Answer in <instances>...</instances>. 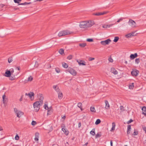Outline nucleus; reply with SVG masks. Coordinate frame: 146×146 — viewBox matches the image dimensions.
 <instances>
[{"label": "nucleus", "instance_id": "ea45409f", "mask_svg": "<svg viewBox=\"0 0 146 146\" xmlns=\"http://www.w3.org/2000/svg\"><path fill=\"white\" fill-rule=\"evenodd\" d=\"M72 57L73 56L72 55H70L67 57V59L69 60H71L72 58Z\"/></svg>", "mask_w": 146, "mask_h": 146}, {"label": "nucleus", "instance_id": "20e7f679", "mask_svg": "<svg viewBox=\"0 0 146 146\" xmlns=\"http://www.w3.org/2000/svg\"><path fill=\"white\" fill-rule=\"evenodd\" d=\"M129 24L132 28H135L137 27L136 24L135 22L132 20L129 19L128 22Z\"/></svg>", "mask_w": 146, "mask_h": 146}, {"label": "nucleus", "instance_id": "a19ab883", "mask_svg": "<svg viewBox=\"0 0 146 146\" xmlns=\"http://www.w3.org/2000/svg\"><path fill=\"white\" fill-rule=\"evenodd\" d=\"M142 110L144 112H146V107L145 106H143V107Z\"/></svg>", "mask_w": 146, "mask_h": 146}, {"label": "nucleus", "instance_id": "9b49d317", "mask_svg": "<svg viewBox=\"0 0 146 146\" xmlns=\"http://www.w3.org/2000/svg\"><path fill=\"white\" fill-rule=\"evenodd\" d=\"M105 103L106 106L105 108L106 109L108 110L110 109V106L107 100H105Z\"/></svg>", "mask_w": 146, "mask_h": 146}, {"label": "nucleus", "instance_id": "39448f33", "mask_svg": "<svg viewBox=\"0 0 146 146\" xmlns=\"http://www.w3.org/2000/svg\"><path fill=\"white\" fill-rule=\"evenodd\" d=\"M67 71L73 76L76 75L77 73L75 70L71 68H68Z\"/></svg>", "mask_w": 146, "mask_h": 146}, {"label": "nucleus", "instance_id": "c85d7f7f", "mask_svg": "<svg viewBox=\"0 0 146 146\" xmlns=\"http://www.w3.org/2000/svg\"><path fill=\"white\" fill-rule=\"evenodd\" d=\"M115 123L114 122L112 123V127L111 128V131L114 130H115Z\"/></svg>", "mask_w": 146, "mask_h": 146}, {"label": "nucleus", "instance_id": "c9c22d12", "mask_svg": "<svg viewBox=\"0 0 146 146\" xmlns=\"http://www.w3.org/2000/svg\"><path fill=\"white\" fill-rule=\"evenodd\" d=\"M140 62V59L139 58H136L135 60V64H138Z\"/></svg>", "mask_w": 146, "mask_h": 146}, {"label": "nucleus", "instance_id": "b1692460", "mask_svg": "<svg viewBox=\"0 0 146 146\" xmlns=\"http://www.w3.org/2000/svg\"><path fill=\"white\" fill-rule=\"evenodd\" d=\"M95 128L93 129L90 132V134H91V135H95Z\"/></svg>", "mask_w": 146, "mask_h": 146}, {"label": "nucleus", "instance_id": "58836bf2", "mask_svg": "<svg viewBox=\"0 0 146 146\" xmlns=\"http://www.w3.org/2000/svg\"><path fill=\"white\" fill-rule=\"evenodd\" d=\"M86 41L88 42H92L93 41V40L92 38H88L86 40Z\"/></svg>", "mask_w": 146, "mask_h": 146}, {"label": "nucleus", "instance_id": "7ed1b4c3", "mask_svg": "<svg viewBox=\"0 0 146 146\" xmlns=\"http://www.w3.org/2000/svg\"><path fill=\"white\" fill-rule=\"evenodd\" d=\"M40 105H41L39 102L37 101L34 103V108L35 110L36 111H38L39 110Z\"/></svg>", "mask_w": 146, "mask_h": 146}, {"label": "nucleus", "instance_id": "a211bd4d", "mask_svg": "<svg viewBox=\"0 0 146 146\" xmlns=\"http://www.w3.org/2000/svg\"><path fill=\"white\" fill-rule=\"evenodd\" d=\"M16 114L17 117H20L22 115H23V113L21 111H19Z\"/></svg>", "mask_w": 146, "mask_h": 146}, {"label": "nucleus", "instance_id": "393cba45", "mask_svg": "<svg viewBox=\"0 0 146 146\" xmlns=\"http://www.w3.org/2000/svg\"><path fill=\"white\" fill-rule=\"evenodd\" d=\"M133 36L134 35H133V34H131V33H129L126 35L125 36L127 38H129L131 37V36Z\"/></svg>", "mask_w": 146, "mask_h": 146}, {"label": "nucleus", "instance_id": "9d476101", "mask_svg": "<svg viewBox=\"0 0 146 146\" xmlns=\"http://www.w3.org/2000/svg\"><path fill=\"white\" fill-rule=\"evenodd\" d=\"M138 56L137 53H135L134 54H131L130 56V58L131 60H133Z\"/></svg>", "mask_w": 146, "mask_h": 146}, {"label": "nucleus", "instance_id": "09e8293b", "mask_svg": "<svg viewBox=\"0 0 146 146\" xmlns=\"http://www.w3.org/2000/svg\"><path fill=\"white\" fill-rule=\"evenodd\" d=\"M44 108L46 110H48V108L47 105L45 104L44 106Z\"/></svg>", "mask_w": 146, "mask_h": 146}, {"label": "nucleus", "instance_id": "bb28decb", "mask_svg": "<svg viewBox=\"0 0 146 146\" xmlns=\"http://www.w3.org/2000/svg\"><path fill=\"white\" fill-rule=\"evenodd\" d=\"M101 132L98 133L96 135L95 137L96 138L100 137L101 136Z\"/></svg>", "mask_w": 146, "mask_h": 146}, {"label": "nucleus", "instance_id": "5701e85b", "mask_svg": "<svg viewBox=\"0 0 146 146\" xmlns=\"http://www.w3.org/2000/svg\"><path fill=\"white\" fill-rule=\"evenodd\" d=\"M9 77V79L11 80H13L15 79V75H12Z\"/></svg>", "mask_w": 146, "mask_h": 146}, {"label": "nucleus", "instance_id": "052dcab7", "mask_svg": "<svg viewBox=\"0 0 146 146\" xmlns=\"http://www.w3.org/2000/svg\"><path fill=\"white\" fill-rule=\"evenodd\" d=\"M110 145L111 146H113V143L112 140L110 141Z\"/></svg>", "mask_w": 146, "mask_h": 146}, {"label": "nucleus", "instance_id": "aec40b11", "mask_svg": "<svg viewBox=\"0 0 146 146\" xmlns=\"http://www.w3.org/2000/svg\"><path fill=\"white\" fill-rule=\"evenodd\" d=\"M5 96H6L5 95H4L2 96L3 103L4 104H5L6 103L7 100V99L5 98Z\"/></svg>", "mask_w": 146, "mask_h": 146}, {"label": "nucleus", "instance_id": "bf43d9fd", "mask_svg": "<svg viewBox=\"0 0 146 146\" xmlns=\"http://www.w3.org/2000/svg\"><path fill=\"white\" fill-rule=\"evenodd\" d=\"M35 141H38V138L37 137H35Z\"/></svg>", "mask_w": 146, "mask_h": 146}, {"label": "nucleus", "instance_id": "f257e3e1", "mask_svg": "<svg viewBox=\"0 0 146 146\" xmlns=\"http://www.w3.org/2000/svg\"><path fill=\"white\" fill-rule=\"evenodd\" d=\"M94 24L93 21H83L80 22L79 25L80 27L82 29H86L91 27Z\"/></svg>", "mask_w": 146, "mask_h": 146}, {"label": "nucleus", "instance_id": "6ab92c4d", "mask_svg": "<svg viewBox=\"0 0 146 146\" xmlns=\"http://www.w3.org/2000/svg\"><path fill=\"white\" fill-rule=\"evenodd\" d=\"M64 127L62 128V130L66 135H68V131L64 128Z\"/></svg>", "mask_w": 146, "mask_h": 146}, {"label": "nucleus", "instance_id": "603ef678", "mask_svg": "<svg viewBox=\"0 0 146 146\" xmlns=\"http://www.w3.org/2000/svg\"><path fill=\"white\" fill-rule=\"evenodd\" d=\"M35 135V137H37L38 138L39 133L37 132L36 133Z\"/></svg>", "mask_w": 146, "mask_h": 146}, {"label": "nucleus", "instance_id": "2eb2a0df", "mask_svg": "<svg viewBox=\"0 0 146 146\" xmlns=\"http://www.w3.org/2000/svg\"><path fill=\"white\" fill-rule=\"evenodd\" d=\"M77 62L80 65H85V62L84 61L81 60H77Z\"/></svg>", "mask_w": 146, "mask_h": 146}, {"label": "nucleus", "instance_id": "0e129e2a", "mask_svg": "<svg viewBox=\"0 0 146 146\" xmlns=\"http://www.w3.org/2000/svg\"><path fill=\"white\" fill-rule=\"evenodd\" d=\"M11 72V74L14 72V70L13 69H12V70H11V71H10Z\"/></svg>", "mask_w": 146, "mask_h": 146}, {"label": "nucleus", "instance_id": "7c9ffc66", "mask_svg": "<svg viewBox=\"0 0 146 146\" xmlns=\"http://www.w3.org/2000/svg\"><path fill=\"white\" fill-rule=\"evenodd\" d=\"M58 52L61 54H62L64 53V50L62 48L60 49L59 50Z\"/></svg>", "mask_w": 146, "mask_h": 146}, {"label": "nucleus", "instance_id": "a18cd8bd", "mask_svg": "<svg viewBox=\"0 0 146 146\" xmlns=\"http://www.w3.org/2000/svg\"><path fill=\"white\" fill-rule=\"evenodd\" d=\"M55 71L57 73H59L60 72V69L58 68H56Z\"/></svg>", "mask_w": 146, "mask_h": 146}, {"label": "nucleus", "instance_id": "3c124183", "mask_svg": "<svg viewBox=\"0 0 146 146\" xmlns=\"http://www.w3.org/2000/svg\"><path fill=\"white\" fill-rule=\"evenodd\" d=\"M109 61L111 62H112L113 61V59L111 58V57L109 58L108 59Z\"/></svg>", "mask_w": 146, "mask_h": 146}, {"label": "nucleus", "instance_id": "412c9836", "mask_svg": "<svg viewBox=\"0 0 146 146\" xmlns=\"http://www.w3.org/2000/svg\"><path fill=\"white\" fill-rule=\"evenodd\" d=\"M26 95L29 96L30 98H31L32 96H34V94L33 92H31L28 94L26 93Z\"/></svg>", "mask_w": 146, "mask_h": 146}, {"label": "nucleus", "instance_id": "473e14b6", "mask_svg": "<svg viewBox=\"0 0 146 146\" xmlns=\"http://www.w3.org/2000/svg\"><path fill=\"white\" fill-rule=\"evenodd\" d=\"M119 39V38L117 36H116L115 37L113 41L115 42H117Z\"/></svg>", "mask_w": 146, "mask_h": 146}, {"label": "nucleus", "instance_id": "680f3d73", "mask_svg": "<svg viewBox=\"0 0 146 146\" xmlns=\"http://www.w3.org/2000/svg\"><path fill=\"white\" fill-rule=\"evenodd\" d=\"M81 123L80 122H79V123H78V127H80L81 126Z\"/></svg>", "mask_w": 146, "mask_h": 146}, {"label": "nucleus", "instance_id": "79ce46f5", "mask_svg": "<svg viewBox=\"0 0 146 146\" xmlns=\"http://www.w3.org/2000/svg\"><path fill=\"white\" fill-rule=\"evenodd\" d=\"M33 79V78L31 76H30L28 78V81H32Z\"/></svg>", "mask_w": 146, "mask_h": 146}, {"label": "nucleus", "instance_id": "72a5a7b5", "mask_svg": "<svg viewBox=\"0 0 146 146\" xmlns=\"http://www.w3.org/2000/svg\"><path fill=\"white\" fill-rule=\"evenodd\" d=\"M82 104L81 103L79 102L78 103L77 106L80 108L81 110H82Z\"/></svg>", "mask_w": 146, "mask_h": 146}, {"label": "nucleus", "instance_id": "e433bc0d", "mask_svg": "<svg viewBox=\"0 0 146 146\" xmlns=\"http://www.w3.org/2000/svg\"><path fill=\"white\" fill-rule=\"evenodd\" d=\"M138 133V132L137 131H136L135 129H134V131L132 134L133 135H136Z\"/></svg>", "mask_w": 146, "mask_h": 146}, {"label": "nucleus", "instance_id": "f03ea898", "mask_svg": "<svg viewBox=\"0 0 146 146\" xmlns=\"http://www.w3.org/2000/svg\"><path fill=\"white\" fill-rule=\"evenodd\" d=\"M72 33V32H70L68 30H64L60 31L58 34V36L60 37L71 34Z\"/></svg>", "mask_w": 146, "mask_h": 146}, {"label": "nucleus", "instance_id": "e2e57ef3", "mask_svg": "<svg viewBox=\"0 0 146 146\" xmlns=\"http://www.w3.org/2000/svg\"><path fill=\"white\" fill-rule=\"evenodd\" d=\"M52 112V111H51L50 110H48V113H47V114H49V112Z\"/></svg>", "mask_w": 146, "mask_h": 146}, {"label": "nucleus", "instance_id": "338daca9", "mask_svg": "<svg viewBox=\"0 0 146 146\" xmlns=\"http://www.w3.org/2000/svg\"><path fill=\"white\" fill-rule=\"evenodd\" d=\"M66 116L65 115L63 116V117H62V118L63 119H65V118Z\"/></svg>", "mask_w": 146, "mask_h": 146}, {"label": "nucleus", "instance_id": "f3484780", "mask_svg": "<svg viewBox=\"0 0 146 146\" xmlns=\"http://www.w3.org/2000/svg\"><path fill=\"white\" fill-rule=\"evenodd\" d=\"M114 24H111L109 25L104 24L102 26V27L104 28H107L110 27L112 26Z\"/></svg>", "mask_w": 146, "mask_h": 146}, {"label": "nucleus", "instance_id": "f8f14e48", "mask_svg": "<svg viewBox=\"0 0 146 146\" xmlns=\"http://www.w3.org/2000/svg\"><path fill=\"white\" fill-rule=\"evenodd\" d=\"M111 72L115 75L117 74H118V72L114 68H111Z\"/></svg>", "mask_w": 146, "mask_h": 146}, {"label": "nucleus", "instance_id": "6e6552de", "mask_svg": "<svg viewBox=\"0 0 146 146\" xmlns=\"http://www.w3.org/2000/svg\"><path fill=\"white\" fill-rule=\"evenodd\" d=\"M139 73V71L137 70H133L131 72V74L133 76H137Z\"/></svg>", "mask_w": 146, "mask_h": 146}, {"label": "nucleus", "instance_id": "a878e982", "mask_svg": "<svg viewBox=\"0 0 146 146\" xmlns=\"http://www.w3.org/2000/svg\"><path fill=\"white\" fill-rule=\"evenodd\" d=\"M86 45V43H80L79 44V46L82 47H85Z\"/></svg>", "mask_w": 146, "mask_h": 146}, {"label": "nucleus", "instance_id": "de8ad7c7", "mask_svg": "<svg viewBox=\"0 0 146 146\" xmlns=\"http://www.w3.org/2000/svg\"><path fill=\"white\" fill-rule=\"evenodd\" d=\"M120 110L122 111H124V107H123L121 106L120 107Z\"/></svg>", "mask_w": 146, "mask_h": 146}, {"label": "nucleus", "instance_id": "c03bdc74", "mask_svg": "<svg viewBox=\"0 0 146 146\" xmlns=\"http://www.w3.org/2000/svg\"><path fill=\"white\" fill-rule=\"evenodd\" d=\"M36 124V121H33L31 123V124L33 125H35Z\"/></svg>", "mask_w": 146, "mask_h": 146}, {"label": "nucleus", "instance_id": "49530a36", "mask_svg": "<svg viewBox=\"0 0 146 146\" xmlns=\"http://www.w3.org/2000/svg\"><path fill=\"white\" fill-rule=\"evenodd\" d=\"M19 139V137L18 135L17 134L15 137V139L17 140H18Z\"/></svg>", "mask_w": 146, "mask_h": 146}, {"label": "nucleus", "instance_id": "13d9d810", "mask_svg": "<svg viewBox=\"0 0 146 146\" xmlns=\"http://www.w3.org/2000/svg\"><path fill=\"white\" fill-rule=\"evenodd\" d=\"M24 4H25V5H29V4H31V2H29V3L25 2V3H24Z\"/></svg>", "mask_w": 146, "mask_h": 146}, {"label": "nucleus", "instance_id": "1a4fd4ad", "mask_svg": "<svg viewBox=\"0 0 146 146\" xmlns=\"http://www.w3.org/2000/svg\"><path fill=\"white\" fill-rule=\"evenodd\" d=\"M38 97L39 99V102H40L41 104L42 105L43 104V100L44 99V97L41 94H39Z\"/></svg>", "mask_w": 146, "mask_h": 146}, {"label": "nucleus", "instance_id": "4d7b16f0", "mask_svg": "<svg viewBox=\"0 0 146 146\" xmlns=\"http://www.w3.org/2000/svg\"><path fill=\"white\" fill-rule=\"evenodd\" d=\"M94 59V58L90 57L89 58V60L90 61H92Z\"/></svg>", "mask_w": 146, "mask_h": 146}, {"label": "nucleus", "instance_id": "ddd939ff", "mask_svg": "<svg viewBox=\"0 0 146 146\" xmlns=\"http://www.w3.org/2000/svg\"><path fill=\"white\" fill-rule=\"evenodd\" d=\"M5 76L9 77L11 75V72L10 70H7L5 72Z\"/></svg>", "mask_w": 146, "mask_h": 146}, {"label": "nucleus", "instance_id": "864d4df0", "mask_svg": "<svg viewBox=\"0 0 146 146\" xmlns=\"http://www.w3.org/2000/svg\"><path fill=\"white\" fill-rule=\"evenodd\" d=\"M132 121H133V120L131 119L127 121V123L128 124H129L131 123V122H132Z\"/></svg>", "mask_w": 146, "mask_h": 146}, {"label": "nucleus", "instance_id": "c756f323", "mask_svg": "<svg viewBox=\"0 0 146 146\" xmlns=\"http://www.w3.org/2000/svg\"><path fill=\"white\" fill-rule=\"evenodd\" d=\"M90 110L92 112H95L96 111L94 107H91L90 108Z\"/></svg>", "mask_w": 146, "mask_h": 146}, {"label": "nucleus", "instance_id": "f704fd0d", "mask_svg": "<svg viewBox=\"0 0 146 146\" xmlns=\"http://www.w3.org/2000/svg\"><path fill=\"white\" fill-rule=\"evenodd\" d=\"M134 83H132L129 86V88L130 89H133L134 88Z\"/></svg>", "mask_w": 146, "mask_h": 146}, {"label": "nucleus", "instance_id": "dca6fc26", "mask_svg": "<svg viewBox=\"0 0 146 146\" xmlns=\"http://www.w3.org/2000/svg\"><path fill=\"white\" fill-rule=\"evenodd\" d=\"M131 126L130 125H128L127 132V135L130 133V131L131 130Z\"/></svg>", "mask_w": 146, "mask_h": 146}, {"label": "nucleus", "instance_id": "5fc2aeb1", "mask_svg": "<svg viewBox=\"0 0 146 146\" xmlns=\"http://www.w3.org/2000/svg\"><path fill=\"white\" fill-rule=\"evenodd\" d=\"M123 18H121L119 19L117 21V22L119 23L120 21H122L123 19Z\"/></svg>", "mask_w": 146, "mask_h": 146}, {"label": "nucleus", "instance_id": "2f4dec72", "mask_svg": "<svg viewBox=\"0 0 146 146\" xmlns=\"http://www.w3.org/2000/svg\"><path fill=\"white\" fill-rule=\"evenodd\" d=\"M101 122V120L99 119H97L95 122V123L96 125H98Z\"/></svg>", "mask_w": 146, "mask_h": 146}, {"label": "nucleus", "instance_id": "0eeeda50", "mask_svg": "<svg viewBox=\"0 0 146 146\" xmlns=\"http://www.w3.org/2000/svg\"><path fill=\"white\" fill-rule=\"evenodd\" d=\"M108 11H105L102 12H97L95 13H94L93 15H96L98 16H99L101 15H103L108 13Z\"/></svg>", "mask_w": 146, "mask_h": 146}, {"label": "nucleus", "instance_id": "8fccbe9b", "mask_svg": "<svg viewBox=\"0 0 146 146\" xmlns=\"http://www.w3.org/2000/svg\"><path fill=\"white\" fill-rule=\"evenodd\" d=\"M14 1L15 3H19V2L21 1V0H14Z\"/></svg>", "mask_w": 146, "mask_h": 146}, {"label": "nucleus", "instance_id": "cd10ccee", "mask_svg": "<svg viewBox=\"0 0 146 146\" xmlns=\"http://www.w3.org/2000/svg\"><path fill=\"white\" fill-rule=\"evenodd\" d=\"M62 66L65 68H67L68 67V64L64 62L62 63Z\"/></svg>", "mask_w": 146, "mask_h": 146}, {"label": "nucleus", "instance_id": "4be33fe9", "mask_svg": "<svg viewBox=\"0 0 146 146\" xmlns=\"http://www.w3.org/2000/svg\"><path fill=\"white\" fill-rule=\"evenodd\" d=\"M58 98L59 99H61L62 98L63 95L61 92L60 91L59 92H58Z\"/></svg>", "mask_w": 146, "mask_h": 146}, {"label": "nucleus", "instance_id": "6e6d98bb", "mask_svg": "<svg viewBox=\"0 0 146 146\" xmlns=\"http://www.w3.org/2000/svg\"><path fill=\"white\" fill-rule=\"evenodd\" d=\"M14 111L17 114V113L18 112V110L16 108H14Z\"/></svg>", "mask_w": 146, "mask_h": 146}, {"label": "nucleus", "instance_id": "4c0bfd02", "mask_svg": "<svg viewBox=\"0 0 146 146\" xmlns=\"http://www.w3.org/2000/svg\"><path fill=\"white\" fill-rule=\"evenodd\" d=\"M12 57H10L8 58V62L9 63H10L13 61Z\"/></svg>", "mask_w": 146, "mask_h": 146}, {"label": "nucleus", "instance_id": "423d86ee", "mask_svg": "<svg viewBox=\"0 0 146 146\" xmlns=\"http://www.w3.org/2000/svg\"><path fill=\"white\" fill-rule=\"evenodd\" d=\"M111 42V40L110 39H108L105 40L101 41L100 43L102 45H106L109 44Z\"/></svg>", "mask_w": 146, "mask_h": 146}, {"label": "nucleus", "instance_id": "774afa93", "mask_svg": "<svg viewBox=\"0 0 146 146\" xmlns=\"http://www.w3.org/2000/svg\"><path fill=\"white\" fill-rule=\"evenodd\" d=\"M142 114H144L145 116H146V113H144V112H143V113H142Z\"/></svg>", "mask_w": 146, "mask_h": 146}, {"label": "nucleus", "instance_id": "69168bd1", "mask_svg": "<svg viewBox=\"0 0 146 146\" xmlns=\"http://www.w3.org/2000/svg\"><path fill=\"white\" fill-rule=\"evenodd\" d=\"M16 69L18 70H19L20 69V67H16Z\"/></svg>", "mask_w": 146, "mask_h": 146}, {"label": "nucleus", "instance_id": "37998d69", "mask_svg": "<svg viewBox=\"0 0 146 146\" xmlns=\"http://www.w3.org/2000/svg\"><path fill=\"white\" fill-rule=\"evenodd\" d=\"M38 62H36L35 63V64L34 66L35 67L37 68L38 67Z\"/></svg>", "mask_w": 146, "mask_h": 146}, {"label": "nucleus", "instance_id": "4468645a", "mask_svg": "<svg viewBox=\"0 0 146 146\" xmlns=\"http://www.w3.org/2000/svg\"><path fill=\"white\" fill-rule=\"evenodd\" d=\"M53 88L57 93L59 92L60 91V89L57 85L53 86Z\"/></svg>", "mask_w": 146, "mask_h": 146}]
</instances>
